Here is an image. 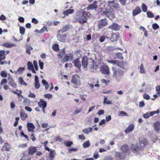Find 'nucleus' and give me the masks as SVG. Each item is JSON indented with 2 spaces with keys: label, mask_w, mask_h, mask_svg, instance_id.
Returning <instances> with one entry per match:
<instances>
[{
  "label": "nucleus",
  "mask_w": 160,
  "mask_h": 160,
  "mask_svg": "<svg viewBox=\"0 0 160 160\" xmlns=\"http://www.w3.org/2000/svg\"><path fill=\"white\" fill-rule=\"evenodd\" d=\"M82 65L84 68H87L92 72H96L99 68V65H96L94 60L91 58L87 59L86 58L83 57L82 58Z\"/></svg>",
  "instance_id": "1"
},
{
  "label": "nucleus",
  "mask_w": 160,
  "mask_h": 160,
  "mask_svg": "<svg viewBox=\"0 0 160 160\" xmlns=\"http://www.w3.org/2000/svg\"><path fill=\"white\" fill-rule=\"evenodd\" d=\"M116 65L122 68H124V62L123 61H120L118 60H114L113 65Z\"/></svg>",
  "instance_id": "10"
},
{
  "label": "nucleus",
  "mask_w": 160,
  "mask_h": 160,
  "mask_svg": "<svg viewBox=\"0 0 160 160\" xmlns=\"http://www.w3.org/2000/svg\"><path fill=\"white\" fill-rule=\"evenodd\" d=\"M82 108H81L80 109H76L75 111V113L76 114H78L79 112H80L82 110Z\"/></svg>",
  "instance_id": "59"
},
{
  "label": "nucleus",
  "mask_w": 160,
  "mask_h": 160,
  "mask_svg": "<svg viewBox=\"0 0 160 160\" xmlns=\"http://www.w3.org/2000/svg\"><path fill=\"white\" fill-rule=\"evenodd\" d=\"M55 141L56 142H60L62 141V139L60 138L59 137H56L55 139H54Z\"/></svg>",
  "instance_id": "55"
},
{
  "label": "nucleus",
  "mask_w": 160,
  "mask_h": 160,
  "mask_svg": "<svg viewBox=\"0 0 160 160\" xmlns=\"http://www.w3.org/2000/svg\"><path fill=\"white\" fill-rule=\"evenodd\" d=\"M112 69L113 77L116 80L119 81L123 76L124 73V72L119 68L116 69L112 67Z\"/></svg>",
  "instance_id": "2"
},
{
  "label": "nucleus",
  "mask_w": 160,
  "mask_h": 160,
  "mask_svg": "<svg viewBox=\"0 0 160 160\" xmlns=\"http://www.w3.org/2000/svg\"><path fill=\"white\" fill-rule=\"evenodd\" d=\"M20 115L22 120L24 121L26 120L28 117V114L25 113L20 112Z\"/></svg>",
  "instance_id": "29"
},
{
  "label": "nucleus",
  "mask_w": 160,
  "mask_h": 160,
  "mask_svg": "<svg viewBox=\"0 0 160 160\" xmlns=\"http://www.w3.org/2000/svg\"><path fill=\"white\" fill-rule=\"evenodd\" d=\"M101 72L103 74H109L110 72L108 67L107 65H105L102 66L101 67Z\"/></svg>",
  "instance_id": "6"
},
{
  "label": "nucleus",
  "mask_w": 160,
  "mask_h": 160,
  "mask_svg": "<svg viewBox=\"0 0 160 160\" xmlns=\"http://www.w3.org/2000/svg\"><path fill=\"white\" fill-rule=\"evenodd\" d=\"M42 82L43 85L45 86V89L47 90L48 89L49 87V84L44 79L42 80Z\"/></svg>",
  "instance_id": "33"
},
{
  "label": "nucleus",
  "mask_w": 160,
  "mask_h": 160,
  "mask_svg": "<svg viewBox=\"0 0 160 160\" xmlns=\"http://www.w3.org/2000/svg\"><path fill=\"white\" fill-rule=\"evenodd\" d=\"M24 68H21V67L19 68H18V71L17 72H15V74H17V73H19V74L23 72V71L24 70Z\"/></svg>",
  "instance_id": "45"
},
{
  "label": "nucleus",
  "mask_w": 160,
  "mask_h": 160,
  "mask_svg": "<svg viewBox=\"0 0 160 160\" xmlns=\"http://www.w3.org/2000/svg\"><path fill=\"white\" fill-rule=\"evenodd\" d=\"M7 80L6 78L3 79H2L1 83H0V85H2L4 84H6L7 82Z\"/></svg>",
  "instance_id": "51"
},
{
  "label": "nucleus",
  "mask_w": 160,
  "mask_h": 160,
  "mask_svg": "<svg viewBox=\"0 0 160 160\" xmlns=\"http://www.w3.org/2000/svg\"><path fill=\"white\" fill-rule=\"evenodd\" d=\"M9 84L12 87L14 88H16L17 87V84L15 82L14 80L11 78L9 79Z\"/></svg>",
  "instance_id": "19"
},
{
  "label": "nucleus",
  "mask_w": 160,
  "mask_h": 160,
  "mask_svg": "<svg viewBox=\"0 0 160 160\" xmlns=\"http://www.w3.org/2000/svg\"><path fill=\"white\" fill-rule=\"evenodd\" d=\"M1 76L3 78H6L7 76V74L4 71H2L0 72Z\"/></svg>",
  "instance_id": "43"
},
{
  "label": "nucleus",
  "mask_w": 160,
  "mask_h": 160,
  "mask_svg": "<svg viewBox=\"0 0 160 160\" xmlns=\"http://www.w3.org/2000/svg\"><path fill=\"white\" fill-rule=\"evenodd\" d=\"M147 15L148 17L150 18H153L154 15L150 12L148 11L147 12Z\"/></svg>",
  "instance_id": "49"
},
{
  "label": "nucleus",
  "mask_w": 160,
  "mask_h": 160,
  "mask_svg": "<svg viewBox=\"0 0 160 160\" xmlns=\"http://www.w3.org/2000/svg\"><path fill=\"white\" fill-rule=\"evenodd\" d=\"M32 21L33 23L35 24H37L38 22V21L37 19L34 18L32 19Z\"/></svg>",
  "instance_id": "62"
},
{
  "label": "nucleus",
  "mask_w": 160,
  "mask_h": 160,
  "mask_svg": "<svg viewBox=\"0 0 160 160\" xmlns=\"http://www.w3.org/2000/svg\"><path fill=\"white\" fill-rule=\"evenodd\" d=\"M115 156L118 158L119 160H121L124 158V156L122 155V153L119 152H116Z\"/></svg>",
  "instance_id": "27"
},
{
  "label": "nucleus",
  "mask_w": 160,
  "mask_h": 160,
  "mask_svg": "<svg viewBox=\"0 0 160 160\" xmlns=\"http://www.w3.org/2000/svg\"><path fill=\"white\" fill-rule=\"evenodd\" d=\"M33 64L34 65L35 69L36 70H38V67L37 65V62L36 61H34L33 62Z\"/></svg>",
  "instance_id": "58"
},
{
  "label": "nucleus",
  "mask_w": 160,
  "mask_h": 160,
  "mask_svg": "<svg viewBox=\"0 0 160 160\" xmlns=\"http://www.w3.org/2000/svg\"><path fill=\"white\" fill-rule=\"evenodd\" d=\"M68 29V27L67 26H65L63 27L62 28L59 30L58 31L59 32L62 33L65 32L67 31Z\"/></svg>",
  "instance_id": "32"
},
{
  "label": "nucleus",
  "mask_w": 160,
  "mask_h": 160,
  "mask_svg": "<svg viewBox=\"0 0 160 160\" xmlns=\"http://www.w3.org/2000/svg\"><path fill=\"white\" fill-rule=\"evenodd\" d=\"M37 150L36 147H31L29 148L28 150V154L29 155L32 156L35 153Z\"/></svg>",
  "instance_id": "13"
},
{
  "label": "nucleus",
  "mask_w": 160,
  "mask_h": 160,
  "mask_svg": "<svg viewBox=\"0 0 160 160\" xmlns=\"http://www.w3.org/2000/svg\"><path fill=\"white\" fill-rule=\"evenodd\" d=\"M93 128H88L82 130L83 132L85 134L88 135L89 133L92 132Z\"/></svg>",
  "instance_id": "26"
},
{
  "label": "nucleus",
  "mask_w": 160,
  "mask_h": 160,
  "mask_svg": "<svg viewBox=\"0 0 160 160\" xmlns=\"http://www.w3.org/2000/svg\"><path fill=\"white\" fill-rule=\"evenodd\" d=\"M107 22L106 19H102L99 21L98 26L99 28H101L102 27L107 24Z\"/></svg>",
  "instance_id": "12"
},
{
  "label": "nucleus",
  "mask_w": 160,
  "mask_h": 160,
  "mask_svg": "<svg viewBox=\"0 0 160 160\" xmlns=\"http://www.w3.org/2000/svg\"><path fill=\"white\" fill-rule=\"evenodd\" d=\"M27 127L28 129V131L29 132H33L35 126L32 123H27Z\"/></svg>",
  "instance_id": "11"
},
{
  "label": "nucleus",
  "mask_w": 160,
  "mask_h": 160,
  "mask_svg": "<svg viewBox=\"0 0 160 160\" xmlns=\"http://www.w3.org/2000/svg\"><path fill=\"white\" fill-rule=\"evenodd\" d=\"M35 88L36 89H38L40 87V84L38 80V77L37 75L35 76Z\"/></svg>",
  "instance_id": "25"
},
{
  "label": "nucleus",
  "mask_w": 160,
  "mask_h": 160,
  "mask_svg": "<svg viewBox=\"0 0 160 160\" xmlns=\"http://www.w3.org/2000/svg\"><path fill=\"white\" fill-rule=\"evenodd\" d=\"M38 105L39 107H46L47 104L46 101L42 99H40V101L38 103Z\"/></svg>",
  "instance_id": "17"
},
{
  "label": "nucleus",
  "mask_w": 160,
  "mask_h": 160,
  "mask_svg": "<svg viewBox=\"0 0 160 160\" xmlns=\"http://www.w3.org/2000/svg\"><path fill=\"white\" fill-rule=\"evenodd\" d=\"M56 155L55 150H52L50 151V158H53Z\"/></svg>",
  "instance_id": "38"
},
{
  "label": "nucleus",
  "mask_w": 160,
  "mask_h": 160,
  "mask_svg": "<svg viewBox=\"0 0 160 160\" xmlns=\"http://www.w3.org/2000/svg\"><path fill=\"white\" fill-rule=\"evenodd\" d=\"M152 28L153 29L157 30L159 28V26L156 23H154L152 24Z\"/></svg>",
  "instance_id": "47"
},
{
  "label": "nucleus",
  "mask_w": 160,
  "mask_h": 160,
  "mask_svg": "<svg viewBox=\"0 0 160 160\" xmlns=\"http://www.w3.org/2000/svg\"><path fill=\"white\" fill-rule=\"evenodd\" d=\"M97 2L96 1H94L93 3L90 5L87 8V9L88 10H93L97 8Z\"/></svg>",
  "instance_id": "20"
},
{
  "label": "nucleus",
  "mask_w": 160,
  "mask_h": 160,
  "mask_svg": "<svg viewBox=\"0 0 160 160\" xmlns=\"http://www.w3.org/2000/svg\"><path fill=\"white\" fill-rule=\"evenodd\" d=\"M131 149L133 153L137 155L138 152L140 149V148L138 147L137 144H132L131 146Z\"/></svg>",
  "instance_id": "8"
},
{
  "label": "nucleus",
  "mask_w": 160,
  "mask_h": 160,
  "mask_svg": "<svg viewBox=\"0 0 160 160\" xmlns=\"http://www.w3.org/2000/svg\"><path fill=\"white\" fill-rule=\"evenodd\" d=\"M121 151L123 153H128L129 151V147L127 144H124L121 147Z\"/></svg>",
  "instance_id": "15"
},
{
  "label": "nucleus",
  "mask_w": 160,
  "mask_h": 160,
  "mask_svg": "<svg viewBox=\"0 0 160 160\" xmlns=\"http://www.w3.org/2000/svg\"><path fill=\"white\" fill-rule=\"evenodd\" d=\"M25 109L26 110L29 112H31L32 110V108L28 106L25 107Z\"/></svg>",
  "instance_id": "64"
},
{
  "label": "nucleus",
  "mask_w": 160,
  "mask_h": 160,
  "mask_svg": "<svg viewBox=\"0 0 160 160\" xmlns=\"http://www.w3.org/2000/svg\"><path fill=\"white\" fill-rule=\"evenodd\" d=\"M44 96L45 98L48 99L51 98L52 97V94H44Z\"/></svg>",
  "instance_id": "48"
},
{
  "label": "nucleus",
  "mask_w": 160,
  "mask_h": 160,
  "mask_svg": "<svg viewBox=\"0 0 160 160\" xmlns=\"http://www.w3.org/2000/svg\"><path fill=\"white\" fill-rule=\"evenodd\" d=\"M155 129L156 131H158L160 129V122H156L154 124Z\"/></svg>",
  "instance_id": "28"
},
{
  "label": "nucleus",
  "mask_w": 160,
  "mask_h": 160,
  "mask_svg": "<svg viewBox=\"0 0 160 160\" xmlns=\"http://www.w3.org/2000/svg\"><path fill=\"white\" fill-rule=\"evenodd\" d=\"M103 103H106L107 104H112V103L111 102V101L108 100L106 97H104Z\"/></svg>",
  "instance_id": "41"
},
{
  "label": "nucleus",
  "mask_w": 160,
  "mask_h": 160,
  "mask_svg": "<svg viewBox=\"0 0 160 160\" xmlns=\"http://www.w3.org/2000/svg\"><path fill=\"white\" fill-rule=\"evenodd\" d=\"M23 103L25 106H29L30 104V101L29 99L25 98L23 101Z\"/></svg>",
  "instance_id": "31"
},
{
  "label": "nucleus",
  "mask_w": 160,
  "mask_h": 160,
  "mask_svg": "<svg viewBox=\"0 0 160 160\" xmlns=\"http://www.w3.org/2000/svg\"><path fill=\"white\" fill-rule=\"evenodd\" d=\"M58 39L60 41L64 42L65 41V38H63L60 35H58L57 36Z\"/></svg>",
  "instance_id": "44"
},
{
  "label": "nucleus",
  "mask_w": 160,
  "mask_h": 160,
  "mask_svg": "<svg viewBox=\"0 0 160 160\" xmlns=\"http://www.w3.org/2000/svg\"><path fill=\"white\" fill-rule=\"evenodd\" d=\"M145 106V103L143 101H141L140 102L139 104V107L140 108H142Z\"/></svg>",
  "instance_id": "61"
},
{
  "label": "nucleus",
  "mask_w": 160,
  "mask_h": 160,
  "mask_svg": "<svg viewBox=\"0 0 160 160\" xmlns=\"http://www.w3.org/2000/svg\"><path fill=\"white\" fill-rule=\"evenodd\" d=\"M139 72L141 74H145L146 73V71L144 68L142 64V63L140 66Z\"/></svg>",
  "instance_id": "30"
},
{
  "label": "nucleus",
  "mask_w": 160,
  "mask_h": 160,
  "mask_svg": "<svg viewBox=\"0 0 160 160\" xmlns=\"http://www.w3.org/2000/svg\"><path fill=\"white\" fill-rule=\"evenodd\" d=\"M77 18L79 23H84L86 22L85 13L84 12H82L77 16Z\"/></svg>",
  "instance_id": "3"
},
{
  "label": "nucleus",
  "mask_w": 160,
  "mask_h": 160,
  "mask_svg": "<svg viewBox=\"0 0 160 160\" xmlns=\"http://www.w3.org/2000/svg\"><path fill=\"white\" fill-rule=\"evenodd\" d=\"M90 144L89 141L88 140L83 143L82 146L84 148H88L90 146Z\"/></svg>",
  "instance_id": "34"
},
{
  "label": "nucleus",
  "mask_w": 160,
  "mask_h": 160,
  "mask_svg": "<svg viewBox=\"0 0 160 160\" xmlns=\"http://www.w3.org/2000/svg\"><path fill=\"white\" fill-rule=\"evenodd\" d=\"M28 97L29 98H35V95L30 92V93L28 95Z\"/></svg>",
  "instance_id": "56"
},
{
  "label": "nucleus",
  "mask_w": 160,
  "mask_h": 160,
  "mask_svg": "<svg viewBox=\"0 0 160 160\" xmlns=\"http://www.w3.org/2000/svg\"><path fill=\"white\" fill-rule=\"evenodd\" d=\"M159 112V110H157L156 111H152L151 112H149V113L150 115V116H152L154 114L157 113H158Z\"/></svg>",
  "instance_id": "46"
},
{
  "label": "nucleus",
  "mask_w": 160,
  "mask_h": 160,
  "mask_svg": "<svg viewBox=\"0 0 160 160\" xmlns=\"http://www.w3.org/2000/svg\"><path fill=\"white\" fill-rule=\"evenodd\" d=\"M134 128V126L133 124H130L127 128L124 130V132L127 133L130 132H132Z\"/></svg>",
  "instance_id": "16"
},
{
  "label": "nucleus",
  "mask_w": 160,
  "mask_h": 160,
  "mask_svg": "<svg viewBox=\"0 0 160 160\" xmlns=\"http://www.w3.org/2000/svg\"><path fill=\"white\" fill-rule=\"evenodd\" d=\"M21 136L24 137L27 140H29L28 137V135L25 134L23 132H21Z\"/></svg>",
  "instance_id": "57"
},
{
  "label": "nucleus",
  "mask_w": 160,
  "mask_h": 160,
  "mask_svg": "<svg viewBox=\"0 0 160 160\" xmlns=\"http://www.w3.org/2000/svg\"><path fill=\"white\" fill-rule=\"evenodd\" d=\"M119 37L118 33H112L111 38V40L113 42L116 41Z\"/></svg>",
  "instance_id": "21"
},
{
  "label": "nucleus",
  "mask_w": 160,
  "mask_h": 160,
  "mask_svg": "<svg viewBox=\"0 0 160 160\" xmlns=\"http://www.w3.org/2000/svg\"><path fill=\"white\" fill-rule=\"evenodd\" d=\"M116 56L120 60H122L123 59V57L122 56V53L118 52L116 54Z\"/></svg>",
  "instance_id": "39"
},
{
  "label": "nucleus",
  "mask_w": 160,
  "mask_h": 160,
  "mask_svg": "<svg viewBox=\"0 0 160 160\" xmlns=\"http://www.w3.org/2000/svg\"><path fill=\"white\" fill-rule=\"evenodd\" d=\"M73 63L75 67L78 68L79 69L80 68L81 65L79 58L74 60Z\"/></svg>",
  "instance_id": "14"
},
{
  "label": "nucleus",
  "mask_w": 160,
  "mask_h": 160,
  "mask_svg": "<svg viewBox=\"0 0 160 160\" xmlns=\"http://www.w3.org/2000/svg\"><path fill=\"white\" fill-rule=\"evenodd\" d=\"M99 155L98 152L96 151L94 153L93 157L95 159L98 158L99 157Z\"/></svg>",
  "instance_id": "52"
},
{
  "label": "nucleus",
  "mask_w": 160,
  "mask_h": 160,
  "mask_svg": "<svg viewBox=\"0 0 160 160\" xmlns=\"http://www.w3.org/2000/svg\"><path fill=\"white\" fill-rule=\"evenodd\" d=\"M3 148L5 149V150L7 151H9L10 149L9 145L7 143H5L4 144Z\"/></svg>",
  "instance_id": "42"
},
{
  "label": "nucleus",
  "mask_w": 160,
  "mask_h": 160,
  "mask_svg": "<svg viewBox=\"0 0 160 160\" xmlns=\"http://www.w3.org/2000/svg\"><path fill=\"white\" fill-rule=\"evenodd\" d=\"M142 11L144 12H146L148 11V8L147 6L144 3H142L141 6Z\"/></svg>",
  "instance_id": "36"
},
{
  "label": "nucleus",
  "mask_w": 160,
  "mask_h": 160,
  "mask_svg": "<svg viewBox=\"0 0 160 160\" xmlns=\"http://www.w3.org/2000/svg\"><path fill=\"white\" fill-rule=\"evenodd\" d=\"M72 55L71 54H68L65 56L63 59V60L65 62H67L72 60Z\"/></svg>",
  "instance_id": "23"
},
{
  "label": "nucleus",
  "mask_w": 160,
  "mask_h": 160,
  "mask_svg": "<svg viewBox=\"0 0 160 160\" xmlns=\"http://www.w3.org/2000/svg\"><path fill=\"white\" fill-rule=\"evenodd\" d=\"M5 50H2L0 51V57H3V56L6 55L5 54Z\"/></svg>",
  "instance_id": "53"
},
{
  "label": "nucleus",
  "mask_w": 160,
  "mask_h": 160,
  "mask_svg": "<svg viewBox=\"0 0 160 160\" xmlns=\"http://www.w3.org/2000/svg\"><path fill=\"white\" fill-rule=\"evenodd\" d=\"M143 118H147L150 117V115L149 113V112H147L146 113L144 114L143 115Z\"/></svg>",
  "instance_id": "54"
},
{
  "label": "nucleus",
  "mask_w": 160,
  "mask_h": 160,
  "mask_svg": "<svg viewBox=\"0 0 160 160\" xmlns=\"http://www.w3.org/2000/svg\"><path fill=\"white\" fill-rule=\"evenodd\" d=\"M143 98L144 99L148 100L150 99V97L147 94H144L143 95Z\"/></svg>",
  "instance_id": "50"
},
{
  "label": "nucleus",
  "mask_w": 160,
  "mask_h": 160,
  "mask_svg": "<svg viewBox=\"0 0 160 160\" xmlns=\"http://www.w3.org/2000/svg\"><path fill=\"white\" fill-rule=\"evenodd\" d=\"M20 33L21 35H23L25 33V28L22 26L19 28Z\"/></svg>",
  "instance_id": "40"
},
{
  "label": "nucleus",
  "mask_w": 160,
  "mask_h": 160,
  "mask_svg": "<svg viewBox=\"0 0 160 160\" xmlns=\"http://www.w3.org/2000/svg\"><path fill=\"white\" fill-rule=\"evenodd\" d=\"M19 82L20 83L24 86H26L27 84L23 80V78L22 77H19Z\"/></svg>",
  "instance_id": "35"
},
{
  "label": "nucleus",
  "mask_w": 160,
  "mask_h": 160,
  "mask_svg": "<svg viewBox=\"0 0 160 160\" xmlns=\"http://www.w3.org/2000/svg\"><path fill=\"white\" fill-rule=\"evenodd\" d=\"M142 11L141 8L137 6L132 12V14L133 16H136L140 13Z\"/></svg>",
  "instance_id": "18"
},
{
  "label": "nucleus",
  "mask_w": 160,
  "mask_h": 160,
  "mask_svg": "<svg viewBox=\"0 0 160 160\" xmlns=\"http://www.w3.org/2000/svg\"><path fill=\"white\" fill-rule=\"evenodd\" d=\"M139 141L141 148L144 147L147 143V141L145 139L140 138H139Z\"/></svg>",
  "instance_id": "24"
},
{
  "label": "nucleus",
  "mask_w": 160,
  "mask_h": 160,
  "mask_svg": "<svg viewBox=\"0 0 160 160\" xmlns=\"http://www.w3.org/2000/svg\"><path fill=\"white\" fill-rule=\"evenodd\" d=\"M67 12H68L69 14H71L73 13L74 12L73 9H68L67 10Z\"/></svg>",
  "instance_id": "63"
},
{
  "label": "nucleus",
  "mask_w": 160,
  "mask_h": 160,
  "mask_svg": "<svg viewBox=\"0 0 160 160\" xmlns=\"http://www.w3.org/2000/svg\"><path fill=\"white\" fill-rule=\"evenodd\" d=\"M108 3L111 6L113 7L116 10H119L120 7L119 4L117 3H116L114 1H109L108 2Z\"/></svg>",
  "instance_id": "7"
},
{
  "label": "nucleus",
  "mask_w": 160,
  "mask_h": 160,
  "mask_svg": "<svg viewBox=\"0 0 160 160\" xmlns=\"http://www.w3.org/2000/svg\"><path fill=\"white\" fill-rule=\"evenodd\" d=\"M105 13L106 15L111 20H112L115 17L113 11L112 9L106 11Z\"/></svg>",
  "instance_id": "5"
},
{
  "label": "nucleus",
  "mask_w": 160,
  "mask_h": 160,
  "mask_svg": "<svg viewBox=\"0 0 160 160\" xmlns=\"http://www.w3.org/2000/svg\"><path fill=\"white\" fill-rule=\"evenodd\" d=\"M120 26L119 25L116 23H113V24L109 26V28L112 30L115 31L118 30L120 28Z\"/></svg>",
  "instance_id": "9"
},
{
  "label": "nucleus",
  "mask_w": 160,
  "mask_h": 160,
  "mask_svg": "<svg viewBox=\"0 0 160 160\" xmlns=\"http://www.w3.org/2000/svg\"><path fill=\"white\" fill-rule=\"evenodd\" d=\"M71 82L75 85H80V81L79 76L77 74L73 75L72 78Z\"/></svg>",
  "instance_id": "4"
},
{
  "label": "nucleus",
  "mask_w": 160,
  "mask_h": 160,
  "mask_svg": "<svg viewBox=\"0 0 160 160\" xmlns=\"http://www.w3.org/2000/svg\"><path fill=\"white\" fill-rule=\"evenodd\" d=\"M2 46L7 48H11L12 47H16V44L12 42H6L3 43Z\"/></svg>",
  "instance_id": "22"
},
{
  "label": "nucleus",
  "mask_w": 160,
  "mask_h": 160,
  "mask_svg": "<svg viewBox=\"0 0 160 160\" xmlns=\"http://www.w3.org/2000/svg\"><path fill=\"white\" fill-rule=\"evenodd\" d=\"M101 81L102 83H105L106 84H108L109 82V80L107 81L105 79H102L101 80Z\"/></svg>",
  "instance_id": "60"
},
{
  "label": "nucleus",
  "mask_w": 160,
  "mask_h": 160,
  "mask_svg": "<svg viewBox=\"0 0 160 160\" xmlns=\"http://www.w3.org/2000/svg\"><path fill=\"white\" fill-rule=\"evenodd\" d=\"M27 66L28 69L29 70H32L34 68L32 63L30 61H29L28 62Z\"/></svg>",
  "instance_id": "37"
}]
</instances>
